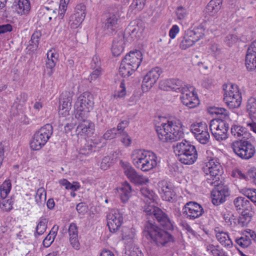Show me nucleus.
Segmentation results:
<instances>
[{"label":"nucleus","mask_w":256,"mask_h":256,"mask_svg":"<svg viewBox=\"0 0 256 256\" xmlns=\"http://www.w3.org/2000/svg\"><path fill=\"white\" fill-rule=\"evenodd\" d=\"M143 234L152 244L158 246H164L168 242H173V237L170 234L150 220L144 224Z\"/></svg>","instance_id":"1"},{"label":"nucleus","mask_w":256,"mask_h":256,"mask_svg":"<svg viewBox=\"0 0 256 256\" xmlns=\"http://www.w3.org/2000/svg\"><path fill=\"white\" fill-rule=\"evenodd\" d=\"M182 124L179 120L168 121L162 123L160 126H156L158 136L162 142H174L183 136Z\"/></svg>","instance_id":"2"},{"label":"nucleus","mask_w":256,"mask_h":256,"mask_svg":"<svg viewBox=\"0 0 256 256\" xmlns=\"http://www.w3.org/2000/svg\"><path fill=\"white\" fill-rule=\"evenodd\" d=\"M131 158L134 165L143 172L149 171L157 165V156L152 152L135 150L132 154Z\"/></svg>","instance_id":"3"},{"label":"nucleus","mask_w":256,"mask_h":256,"mask_svg":"<svg viewBox=\"0 0 256 256\" xmlns=\"http://www.w3.org/2000/svg\"><path fill=\"white\" fill-rule=\"evenodd\" d=\"M174 152L180 162L185 164H192L198 158L196 147L184 140L172 146Z\"/></svg>","instance_id":"4"},{"label":"nucleus","mask_w":256,"mask_h":256,"mask_svg":"<svg viewBox=\"0 0 256 256\" xmlns=\"http://www.w3.org/2000/svg\"><path fill=\"white\" fill-rule=\"evenodd\" d=\"M142 60V54L140 50L130 52L122 61L120 74L124 78L130 76L139 67Z\"/></svg>","instance_id":"5"},{"label":"nucleus","mask_w":256,"mask_h":256,"mask_svg":"<svg viewBox=\"0 0 256 256\" xmlns=\"http://www.w3.org/2000/svg\"><path fill=\"white\" fill-rule=\"evenodd\" d=\"M94 104L93 96L90 92H86L80 94L75 104L76 118L78 120L86 118L88 113L92 109Z\"/></svg>","instance_id":"6"},{"label":"nucleus","mask_w":256,"mask_h":256,"mask_svg":"<svg viewBox=\"0 0 256 256\" xmlns=\"http://www.w3.org/2000/svg\"><path fill=\"white\" fill-rule=\"evenodd\" d=\"M144 208L148 220L155 218L160 225L166 230L172 229L173 225L168 215L160 208L150 204L144 206Z\"/></svg>","instance_id":"7"},{"label":"nucleus","mask_w":256,"mask_h":256,"mask_svg":"<svg viewBox=\"0 0 256 256\" xmlns=\"http://www.w3.org/2000/svg\"><path fill=\"white\" fill-rule=\"evenodd\" d=\"M224 93V100L230 109L240 106L242 102V96L237 85L228 84L223 86Z\"/></svg>","instance_id":"8"},{"label":"nucleus","mask_w":256,"mask_h":256,"mask_svg":"<svg viewBox=\"0 0 256 256\" xmlns=\"http://www.w3.org/2000/svg\"><path fill=\"white\" fill-rule=\"evenodd\" d=\"M53 133V128L50 124L42 127L34 135L30 147L34 150H40L47 142Z\"/></svg>","instance_id":"9"},{"label":"nucleus","mask_w":256,"mask_h":256,"mask_svg":"<svg viewBox=\"0 0 256 256\" xmlns=\"http://www.w3.org/2000/svg\"><path fill=\"white\" fill-rule=\"evenodd\" d=\"M232 148L234 152L242 159L248 160L256 153L254 146L247 140H240L232 142Z\"/></svg>","instance_id":"10"},{"label":"nucleus","mask_w":256,"mask_h":256,"mask_svg":"<svg viewBox=\"0 0 256 256\" xmlns=\"http://www.w3.org/2000/svg\"><path fill=\"white\" fill-rule=\"evenodd\" d=\"M208 184L214 186L211 192L212 203L215 206H219L225 202L226 198L230 194L228 186L222 180Z\"/></svg>","instance_id":"11"},{"label":"nucleus","mask_w":256,"mask_h":256,"mask_svg":"<svg viewBox=\"0 0 256 256\" xmlns=\"http://www.w3.org/2000/svg\"><path fill=\"white\" fill-rule=\"evenodd\" d=\"M204 172L207 176L206 181L207 184H212L216 181L220 180L222 168L216 160L212 159L206 163Z\"/></svg>","instance_id":"12"},{"label":"nucleus","mask_w":256,"mask_h":256,"mask_svg":"<svg viewBox=\"0 0 256 256\" xmlns=\"http://www.w3.org/2000/svg\"><path fill=\"white\" fill-rule=\"evenodd\" d=\"M228 124L220 119H213L210 124V129L212 136L220 142L228 138Z\"/></svg>","instance_id":"13"},{"label":"nucleus","mask_w":256,"mask_h":256,"mask_svg":"<svg viewBox=\"0 0 256 256\" xmlns=\"http://www.w3.org/2000/svg\"><path fill=\"white\" fill-rule=\"evenodd\" d=\"M124 172L128 180L137 185H142L149 182L148 178L139 174L130 164L128 162H120Z\"/></svg>","instance_id":"14"},{"label":"nucleus","mask_w":256,"mask_h":256,"mask_svg":"<svg viewBox=\"0 0 256 256\" xmlns=\"http://www.w3.org/2000/svg\"><path fill=\"white\" fill-rule=\"evenodd\" d=\"M190 130L200 144H205L209 142L210 136L206 123H194L190 126Z\"/></svg>","instance_id":"15"},{"label":"nucleus","mask_w":256,"mask_h":256,"mask_svg":"<svg viewBox=\"0 0 256 256\" xmlns=\"http://www.w3.org/2000/svg\"><path fill=\"white\" fill-rule=\"evenodd\" d=\"M120 16L118 8L110 9L109 12L104 16V28L109 32H114L118 27Z\"/></svg>","instance_id":"16"},{"label":"nucleus","mask_w":256,"mask_h":256,"mask_svg":"<svg viewBox=\"0 0 256 256\" xmlns=\"http://www.w3.org/2000/svg\"><path fill=\"white\" fill-rule=\"evenodd\" d=\"M106 218L107 225L112 232L118 230L123 222L122 214L118 209L110 210L107 214Z\"/></svg>","instance_id":"17"},{"label":"nucleus","mask_w":256,"mask_h":256,"mask_svg":"<svg viewBox=\"0 0 256 256\" xmlns=\"http://www.w3.org/2000/svg\"><path fill=\"white\" fill-rule=\"evenodd\" d=\"M184 214L190 220L200 217L204 212L202 207L197 202H188L184 206Z\"/></svg>","instance_id":"18"},{"label":"nucleus","mask_w":256,"mask_h":256,"mask_svg":"<svg viewBox=\"0 0 256 256\" xmlns=\"http://www.w3.org/2000/svg\"><path fill=\"white\" fill-rule=\"evenodd\" d=\"M162 73L161 69L158 67L151 70L144 76L142 88L143 90H148L156 82Z\"/></svg>","instance_id":"19"},{"label":"nucleus","mask_w":256,"mask_h":256,"mask_svg":"<svg viewBox=\"0 0 256 256\" xmlns=\"http://www.w3.org/2000/svg\"><path fill=\"white\" fill-rule=\"evenodd\" d=\"M158 191L163 200L171 202L176 196L172 186L168 182L162 180L158 182Z\"/></svg>","instance_id":"20"},{"label":"nucleus","mask_w":256,"mask_h":256,"mask_svg":"<svg viewBox=\"0 0 256 256\" xmlns=\"http://www.w3.org/2000/svg\"><path fill=\"white\" fill-rule=\"evenodd\" d=\"M144 28V22L140 19H136L130 23L126 30L132 38H139L142 36Z\"/></svg>","instance_id":"21"},{"label":"nucleus","mask_w":256,"mask_h":256,"mask_svg":"<svg viewBox=\"0 0 256 256\" xmlns=\"http://www.w3.org/2000/svg\"><path fill=\"white\" fill-rule=\"evenodd\" d=\"M246 66L250 70L256 68V40L252 43L248 49L246 56Z\"/></svg>","instance_id":"22"},{"label":"nucleus","mask_w":256,"mask_h":256,"mask_svg":"<svg viewBox=\"0 0 256 256\" xmlns=\"http://www.w3.org/2000/svg\"><path fill=\"white\" fill-rule=\"evenodd\" d=\"M86 118L84 120H79L82 121V122L79 124L76 128L78 134H86L90 136L93 134L94 131V124L90 120H87Z\"/></svg>","instance_id":"23"},{"label":"nucleus","mask_w":256,"mask_h":256,"mask_svg":"<svg viewBox=\"0 0 256 256\" xmlns=\"http://www.w3.org/2000/svg\"><path fill=\"white\" fill-rule=\"evenodd\" d=\"M124 44V36L123 34H118L114 38L112 46V52L114 56H118L122 52Z\"/></svg>","instance_id":"24"},{"label":"nucleus","mask_w":256,"mask_h":256,"mask_svg":"<svg viewBox=\"0 0 256 256\" xmlns=\"http://www.w3.org/2000/svg\"><path fill=\"white\" fill-rule=\"evenodd\" d=\"M58 54L54 50L51 49L47 52V60L46 64V70H48V74L50 76L53 73V70L58 61Z\"/></svg>","instance_id":"25"},{"label":"nucleus","mask_w":256,"mask_h":256,"mask_svg":"<svg viewBox=\"0 0 256 256\" xmlns=\"http://www.w3.org/2000/svg\"><path fill=\"white\" fill-rule=\"evenodd\" d=\"M190 95L188 94L180 96V100L182 104L189 108H193L197 106L200 101L198 97L194 93H190Z\"/></svg>","instance_id":"26"},{"label":"nucleus","mask_w":256,"mask_h":256,"mask_svg":"<svg viewBox=\"0 0 256 256\" xmlns=\"http://www.w3.org/2000/svg\"><path fill=\"white\" fill-rule=\"evenodd\" d=\"M232 134L236 138H248L250 134L247 132L246 128L238 125H233L231 128Z\"/></svg>","instance_id":"27"},{"label":"nucleus","mask_w":256,"mask_h":256,"mask_svg":"<svg viewBox=\"0 0 256 256\" xmlns=\"http://www.w3.org/2000/svg\"><path fill=\"white\" fill-rule=\"evenodd\" d=\"M222 0H212L206 7V11L210 15L214 16L221 8Z\"/></svg>","instance_id":"28"},{"label":"nucleus","mask_w":256,"mask_h":256,"mask_svg":"<svg viewBox=\"0 0 256 256\" xmlns=\"http://www.w3.org/2000/svg\"><path fill=\"white\" fill-rule=\"evenodd\" d=\"M192 40H193L194 44L202 38L204 34V29L199 26L193 30H188L186 31Z\"/></svg>","instance_id":"29"},{"label":"nucleus","mask_w":256,"mask_h":256,"mask_svg":"<svg viewBox=\"0 0 256 256\" xmlns=\"http://www.w3.org/2000/svg\"><path fill=\"white\" fill-rule=\"evenodd\" d=\"M237 210H250L251 206L250 201L244 197L239 196L236 198L234 202Z\"/></svg>","instance_id":"30"},{"label":"nucleus","mask_w":256,"mask_h":256,"mask_svg":"<svg viewBox=\"0 0 256 256\" xmlns=\"http://www.w3.org/2000/svg\"><path fill=\"white\" fill-rule=\"evenodd\" d=\"M216 236L218 240L224 246L230 248L232 246V242L227 232H219Z\"/></svg>","instance_id":"31"},{"label":"nucleus","mask_w":256,"mask_h":256,"mask_svg":"<svg viewBox=\"0 0 256 256\" xmlns=\"http://www.w3.org/2000/svg\"><path fill=\"white\" fill-rule=\"evenodd\" d=\"M72 97L69 92H62L60 96L59 108H71Z\"/></svg>","instance_id":"32"},{"label":"nucleus","mask_w":256,"mask_h":256,"mask_svg":"<svg viewBox=\"0 0 256 256\" xmlns=\"http://www.w3.org/2000/svg\"><path fill=\"white\" fill-rule=\"evenodd\" d=\"M58 229V226L54 225L50 231V233L44 240L42 244L46 248L49 247L54 241L56 236L57 231Z\"/></svg>","instance_id":"33"},{"label":"nucleus","mask_w":256,"mask_h":256,"mask_svg":"<svg viewBox=\"0 0 256 256\" xmlns=\"http://www.w3.org/2000/svg\"><path fill=\"white\" fill-rule=\"evenodd\" d=\"M30 5L28 0H18L16 6V10L18 14H24L30 10Z\"/></svg>","instance_id":"34"},{"label":"nucleus","mask_w":256,"mask_h":256,"mask_svg":"<svg viewBox=\"0 0 256 256\" xmlns=\"http://www.w3.org/2000/svg\"><path fill=\"white\" fill-rule=\"evenodd\" d=\"M120 196L123 202H128L131 195L132 188L130 184L126 182L120 188Z\"/></svg>","instance_id":"35"},{"label":"nucleus","mask_w":256,"mask_h":256,"mask_svg":"<svg viewBox=\"0 0 256 256\" xmlns=\"http://www.w3.org/2000/svg\"><path fill=\"white\" fill-rule=\"evenodd\" d=\"M166 82L168 88L176 92H180L184 85V83L178 79L168 80Z\"/></svg>","instance_id":"36"},{"label":"nucleus","mask_w":256,"mask_h":256,"mask_svg":"<svg viewBox=\"0 0 256 256\" xmlns=\"http://www.w3.org/2000/svg\"><path fill=\"white\" fill-rule=\"evenodd\" d=\"M48 220L46 218L42 217L40 218L39 222L36 227L34 236L42 235L46 230L47 228Z\"/></svg>","instance_id":"37"},{"label":"nucleus","mask_w":256,"mask_h":256,"mask_svg":"<svg viewBox=\"0 0 256 256\" xmlns=\"http://www.w3.org/2000/svg\"><path fill=\"white\" fill-rule=\"evenodd\" d=\"M46 200V192L44 188H39L35 196V201L36 204L40 206H44Z\"/></svg>","instance_id":"38"},{"label":"nucleus","mask_w":256,"mask_h":256,"mask_svg":"<svg viewBox=\"0 0 256 256\" xmlns=\"http://www.w3.org/2000/svg\"><path fill=\"white\" fill-rule=\"evenodd\" d=\"M188 36V34L186 32L182 38V40L180 43V48L182 50H186L194 44V42L193 41L194 40H192V38Z\"/></svg>","instance_id":"39"},{"label":"nucleus","mask_w":256,"mask_h":256,"mask_svg":"<svg viewBox=\"0 0 256 256\" xmlns=\"http://www.w3.org/2000/svg\"><path fill=\"white\" fill-rule=\"evenodd\" d=\"M235 241L239 246L242 248H246L252 244L251 239L249 238L248 236L246 235L244 232H243L240 237L236 238Z\"/></svg>","instance_id":"40"},{"label":"nucleus","mask_w":256,"mask_h":256,"mask_svg":"<svg viewBox=\"0 0 256 256\" xmlns=\"http://www.w3.org/2000/svg\"><path fill=\"white\" fill-rule=\"evenodd\" d=\"M12 188L10 180H4L0 187V196L1 198H6Z\"/></svg>","instance_id":"41"},{"label":"nucleus","mask_w":256,"mask_h":256,"mask_svg":"<svg viewBox=\"0 0 256 256\" xmlns=\"http://www.w3.org/2000/svg\"><path fill=\"white\" fill-rule=\"evenodd\" d=\"M246 110L251 116L256 118V99L255 98H250L248 100Z\"/></svg>","instance_id":"42"},{"label":"nucleus","mask_w":256,"mask_h":256,"mask_svg":"<svg viewBox=\"0 0 256 256\" xmlns=\"http://www.w3.org/2000/svg\"><path fill=\"white\" fill-rule=\"evenodd\" d=\"M84 19L83 17L80 16V15L74 14L70 18L69 24L72 28H76L82 24Z\"/></svg>","instance_id":"43"},{"label":"nucleus","mask_w":256,"mask_h":256,"mask_svg":"<svg viewBox=\"0 0 256 256\" xmlns=\"http://www.w3.org/2000/svg\"><path fill=\"white\" fill-rule=\"evenodd\" d=\"M0 201V208L4 211L9 212L12 209V205L14 200L11 198L10 199H6V198H2Z\"/></svg>","instance_id":"44"},{"label":"nucleus","mask_w":256,"mask_h":256,"mask_svg":"<svg viewBox=\"0 0 256 256\" xmlns=\"http://www.w3.org/2000/svg\"><path fill=\"white\" fill-rule=\"evenodd\" d=\"M242 194L256 206V189L244 188L242 190Z\"/></svg>","instance_id":"45"},{"label":"nucleus","mask_w":256,"mask_h":256,"mask_svg":"<svg viewBox=\"0 0 256 256\" xmlns=\"http://www.w3.org/2000/svg\"><path fill=\"white\" fill-rule=\"evenodd\" d=\"M210 112L212 114L220 115L221 118L227 119L228 118V114L227 110L222 108L214 107L211 109Z\"/></svg>","instance_id":"46"},{"label":"nucleus","mask_w":256,"mask_h":256,"mask_svg":"<svg viewBox=\"0 0 256 256\" xmlns=\"http://www.w3.org/2000/svg\"><path fill=\"white\" fill-rule=\"evenodd\" d=\"M249 210H244L242 212V216L240 217L238 223H242V225L249 222L251 220L252 214Z\"/></svg>","instance_id":"47"},{"label":"nucleus","mask_w":256,"mask_h":256,"mask_svg":"<svg viewBox=\"0 0 256 256\" xmlns=\"http://www.w3.org/2000/svg\"><path fill=\"white\" fill-rule=\"evenodd\" d=\"M176 14L178 19L180 20H183L188 14L187 10L182 6H178L176 10Z\"/></svg>","instance_id":"48"},{"label":"nucleus","mask_w":256,"mask_h":256,"mask_svg":"<svg viewBox=\"0 0 256 256\" xmlns=\"http://www.w3.org/2000/svg\"><path fill=\"white\" fill-rule=\"evenodd\" d=\"M146 0H133L132 3L130 6L132 9H138V10H142L146 4Z\"/></svg>","instance_id":"49"},{"label":"nucleus","mask_w":256,"mask_h":256,"mask_svg":"<svg viewBox=\"0 0 256 256\" xmlns=\"http://www.w3.org/2000/svg\"><path fill=\"white\" fill-rule=\"evenodd\" d=\"M118 134L116 128H114L108 130L103 135V138L106 140H110L114 138Z\"/></svg>","instance_id":"50"},{"label":"nucleus","mask_w":256,"mask_h":256,"mask_svg":"<svg viewBox=\"0 0 256 256\" xmlns=\"http://www.w3.org/2000/svg\"><path fill=\"white\" fill-rule=\"evenodd\" d=\"M59 108L58 114L60 115V118L64 119L62 120H69L70 118H72L69 114V112L70 108L67 109L63 108Z\"/></svg>","instance_id":"51"},{"label":"nucleus","mask_w":256,"mask_h":256,"mask_svg":"<svg viewBox=\"0 0 256 256\" xmlns=\"http://www.w3.org/2000/svg\"><path fill=\"white\" fill-rule=\"evenodd\" d=\"M74 14L80 15L84 18L86 16V6L82 4H78L75 8Z\"/></svg>","instance_id":"52"},{"label":"nucleus","mask_w":256,"mask_h":256,"mask_svg":"<svg viewBox=\"0 0 256 256\" xmlns=\"http://www.w3.org/2000/svg\"><path fill=\"white\" fill-rule=\"evenodd\" d=\"M128 122L127 120L122 121L118 124L116 128L118 134L122 136V134L126 133V132H124V129L128 126Z\"/></svg>","instance_id":"53"},{"label":"nucleus","mask_w":256,"mask_h":256,"mask_svg":"<svg viewBox=\"0 0 256 256\" xmlns=\"http://www.w3.org/2000/svg\"><path fill=\"white\" fill-rule=\"evenodd\" d=\"M120 90L116 91L114 94V97L122 98L126 94V89L125 88V84L124 82H122L120 84Z\"/></svg>","instance_id":"54"},{"label":"nucleus","mask_w":256,"mask_h":256,"mask_svg":"<svg viewBox=\"0 0 256 256\" xmlns=\"http://www.w3.org/2000/svg\"><path fill=\"white\" fill-rule=\"evenodd\" d=\"M101 62L99 56L95 55L93 56L91 62V68H101Z\"/></svg>","instance_id":"55"},{"label":"nucleus","mask_w":256,"mask_h":256,"mask_svg":"<svg viewBox=\"0 0 256 256\" xmlns=\"http://www.w3.org/2000/svg\"><path fill=\"white\" fill-rule=\"evenodd\" d=\"M194 88L193 86L190 85H186L184 84L180 92L182 94L181 96H184L186 94L190 95V93H194Z\"/></svg>","instance_id":"56"},{"label":"nucleus","mask_w":256,"mask_h":256,"mask_svg":"<svg viewBox=\"0 0 256 256\" xmlns=\"http://www.w3.org/2000/svg\"><path fill=\"white\" fill-rule=\"evenodd\" d=\"M140 192L144 197L148 198L150 200H152L154 198V192L147 188H142L140 189Z\"/></svg>","instance_id":"57"},{"label":"nucleus","mask_w":256,"mask_h":256,"mask_svg":"<svg viewBox=\"0 0 256 256\" xmlns=\"http://www.w3.org/2000/svg\"><path fill=\"white\" fill-rule=\"evenodd\" d=\"M68 232L70 237L78 236V228L75 224L72 223L70 224Z\"/></svg>","instance_id":"58"},{"label":"nucleus","mask_w":256,"mask_h":256,"mask_svg":"<svg viewBox=\"0 0 256 256\" xmlns=\"http://www.w3.org/2000/svg\"><path fill=\"white\" fill-rule=\"evenodd\" d=\"M27 99L28 94L25 92H22L16 97L15 102L18 103L20 105H23Z\"/></svg>","instance_id":"59"},{"label":"nucleus","mask_w":256,"mask_h":256,"mask_svg":"<svg viewBox=\"0 0 256 256\" xmlns=\"http://www.w3.org/2000/svg\"><path fill=\"white\" fill-rule=\"evenodd\" d=\"M237 40L236 36L234 34H229L225 38L224 40L228 46H230L236 42Z\"/></svg>","instance_id":"60"},{"label":"nucleus","mask_w":256,"mask_h":256,"mask_svg":"<svg viewBox=\"0 0 256 256\" xmlns=\"http://www.w3.org/2000/svg\"><path fill=\"white\" fill-rule=\"evenodd\" d=\"M93 150V146L88 143L85 144L80 150V153L82 154H87L92 152Z\"/></svg>","instance_id":"61"},{"label":"nucleus","mask_w":256,"mask_h":256,"mask_svg":"<svg viewBox=\"0 0 256 256\" xmlns=\"http://www.w3.org/2000/svg\"><path fill=\"white\" fill-rule=\"evenodd\" d=\"M40 36L41 34L40 32H36L32 36L30 41L36 47H37L38 44Z\"/></svg>","instance_id":"62"},{"label":"nucleus","mask_w":256,"mask_h":256,"mask_svg":"<svg viewBox=\"0 0 256 256\" xmlns=\"http://www.w3.org/2000/svg\"><path fill=\"white\" fill-rule=\"evenodd\" d=\"M179 31V27L176 24L173 25L169 31L170 37L172 39L174 38Z\"/></svg>","instance_id":"63"},{"label":"nucleus","mask_w":256,"mask_h":256,"mask_svg":"<svg viewBox=\"0 0 256 256\" xmlns=\"http://www.w3.org/2000/svg\"><path fill=\"white\" fill-rule=\"evenodd\" d=\"M208 250H210L214 256H222L224 253L223 251L216 248L213 245H209L208 246Z\"/></svg>","instance_id":"64"}]
</instances>
